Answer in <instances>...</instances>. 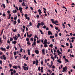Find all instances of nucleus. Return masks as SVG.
Returning <instances> with one entry per match:
<instances>
[{
    "label": "nucleus",
    "mask_w": 75,
    "mask_h": 75,
    "mask_svg": "<svg viewBox=\"0 0 75 75\" xmlns=\"http://www.w3.org/2000/svg\"><path fill=\"white\" fill-rule=\"evenodd\" d=\"M51 21H52V23H53V24H56L57 23H58V22L57 21H54V19H51Z\"/></svg>",
    "instance_id": "obj_1"
},
{
    "label": "nucleus",
    "mask_w": 75,
    "mask_h": 75,
    "mask_svg": "<svg viewBox=\"0 0 75 75\" xmlns=\"http://www.w3.org/2000/svg\"><path fill=\"white\" fill-rule=\"evenodd\" d=\"M63 70L62 71V72H66L67 71V67H64L63 69Z\"/></svg>",
    "instance_id": "obj_2"
},
{
    "label": "nucleus",
    "mask_w": 75,
    "mask_h": 75,
    "mask_svg": "<svg viewBox=\"0 0 75 75\" xmlns=\"http://www.w3.org/2000/svg\"><path fill=\"white\" fill-rule=\"evenodd\" d=\"M13 38L15 41H17V39H18V36L15 35V37H13Z\"/></svg>",
    "instance_id": "obj_3"
},
{
    "label": "nucleus",
    "mask_w": 75,
    "mask_h": 75,
    "mask_svg": "<svg viewBox=\"0 0 75 75\" xmlns=\"http://www.w3.org/2000/svg\"><path fill=\"white\" fill-rule=\"evenodd\" d=\"M2 56L3 57V59L4 60H6V59H7V57H5V55L3 54L2 55Z\"/></svg>",
    "instance_id": "obj_4"
},
{
    "label": "nucleus",
    "mask_w": 75,
    "mask_h": 75,
    "mask_svg": "<svg viewBox=\"0 0 75 75\" xmlns=\"http://www.w3.org/2000/svg\"><path fill=\"white\" fill-rule=\"evenodd\" d=\"M41 25V23H38V25H37V27L38 28H40L39 26Z\"/></svg>",
    "instance_id": "obj_5"
},
{
    "label": "nucleus",
    "mask_w": 75,
    "mask_h": 75,
    "mask_svg": "<svg viewBox=\"0 0 75 75\" xmlns=\"http://www.w3.org/2000/svg\"><path fill=\"white\" fill-rule=\"evenodd\" d=\"M47 33L48 34V35H52V33L51 32V31H48Z\"/></svg>",
    "instance_id": "obj_6"
},
{
    "label": "nucleus",
    "mask_w": 75,
    "mask_h": 75,
    "mask_svg": "<svg viewBox=\"0 0 75 75\" xmlns=\"http://www.w3.org/2000/svg\"><path fill=\"white\" fill-rule=\"evenodd\" d=\"M44 41V42H43V44H47V43H48V42H47V40L46 39H45Z\"/></svg>",
    "instance_id": "obj_7"
},
{
    "label": "nucleus",
    "mask_w": 75,
    "mask_h": 75,
    "mask_svg": "<svg viewBox=\"0 0 75 75\" xmlns=\"http://www.w3.org/2000/svg\"><path fill=\"white\" fill-rule=\"evenodd\" d=\"M41 42V39H39L37 41V44L40 43Z\"/></svg>",
    "instance_id": "obj_8"
},
{
    "label": "nucleus",
    "mask_w": 75,
    "mask_h": 75,
    "mask_svg": "<svg viewBox=\"0 0 75 75\" xmlns=\"http://www.w3.org/2000/svg\"><path fill=\"white\" fill-rule=\"evenodd\" d=\"M35 52L37 54H39V51L38 50H35Z\"/></svg>",
    "instance_id": "obj_9"
},
{
    "label": "nucleus",
    "mask_w": 75,
    "mask_h": 75,
    "mask_svg": "<svg viewBox=\"0 0 75 75\" xmlns=\"http://www.w3.org/2000/svg\"><path fill=\"white\" fill-rule=\"evenodd\" d=\"M42 52L43 54L45 55V50L44 49H42Z\"/></svg>",
    "instance_id": "obj_10"
},
{
    "label": "nucleus",
    "mask_w": 75,
    "mask_h": 75,
    "mask_svg": "<svg viewBox=\"0 0 75 75\" xmlns=\"http://www.w3.org/2000/svg\"><path fill=\"white\" fill-rule=\"evenodd\" d=\"M38 60L36 59V65L37 66L38 65Z\"/></svg>",
    "instance_id": "obj_11"
},
{
    "label": "nucleus",
    "mask_w": 75,
    "mask_h": 75,
    "mask_svg": "<svg viewBox=\"0 0 75 75\" xmlns=\"http://www.w3.org/2000/svg\"><path fill=\"white\" fill-rule=\"evenodd\" d=\"M24 16H25V18L26 19H27V18L28 17H28V15L27 14H25L24 15Z\"/></svg>",
    "instance_id": "obj_12"
},
{
    "label": "nucleus",
    "mask_w": 75,
    "mask_h": 75,
    "mask_svg": "<svg viewBox=\"0 0 75 75\" xmlns=\"http://www.w3.org/2000/svg\"><path fill=\"white\" fill-rule=\"evenodd\" d=\"M23 69L24 70H26V69H27V67H25L24 66H23Z\"/></svg>",
    "instance_id": "obj_13"
},
{
    "label": "nucleus",
    "mask_w": 75,
    "mask_h": 75,
    "mask_svg": "<svg viewBox=\"0 0 75 75\" xmlns=\"http://www.w3.org/2000/svg\"><path fill=\"white\" fill-rule=\"evenodd\" d=\"M12 44H16L17 43V41H12Z\"/></svg>",
    "instance_id": "obj_14"
},
{
    "label": "nucleus",
    "mask_w": 75,
    "mask_h": 75,
    "mask_svg": "<svg viewBox=\"0 0 75 75\" xmlns=\"http://www.w3.org/2000/svg\"><path fill=\"white\" fill-rule=\"evenodd\" d=\"M18 17L17 15H16V17H15L14 18V19L15 21H16L17 20V18Z\"/></svg>",
    "instance_id": "obj_15"
},
{
    "label": "nucleus",
    "mask_w": 75,
    "mask_h": 75,
    "mask_svg": "<svg viewBox=\"0 0 75 75\" xmlns=\"http://www.w3.org/2000/svg\"><path fill=\"white\" fill-rule=\"evenodd\" d=\"M40 25L42 26H43V25H44V23L42 22H41L40 23Z\"/></svg>",
    "instance_id": "obj_16"
},
{
    "label": "nucleus",
    "mask_w": 75,
    "mask_h": 75,
    "mask_svg": "<svg viewBox=\"0 0 75 75\" xmlns=\"http://www.w3.org/2000/svg\"><path fill=\"white\" fill-rule=\"evenodd\" d=\"M1 50H2V51H6V49H5V48H4L3 47H2L1 48Z\"/></svg>",
    "instance_id": "obj_17"
},
{
    "label": "nucleus",
    "mask_w": 75,
    "mask_h": 75,
    "mask_svg": "<svg viewBox=\"0 0 75 75\" xmlns=\"http://www.w3.org/2000/svg\"><path fill=\"white\" fill-rule=\"evenodd\" d=\"M22 5L23 6H26L25 4H24V2H23L22 3Z\"/></svg>",
    "instance_id": "obj_18"
},
{
    "label": "nucleus",
    "mask_w": 75,
    "mask_h": 75,
    "mask_svg": "<svg viewBox=\"0 0 75 75\" xmlns=\"http://www.w3.org/2000/svg\"><path fill=\"white\" fill-rule=\"evenodd\" d=\"M13 13H17V11L16 10H13Z\"/></svg>",
    "instance_id": "obj_19"
},
{
    "label": "nucleus",
    "mask_w": 75,
    "mask_h": 75,
    "mask_svg": "<svg viewBox=\"0 0 75 75\" xmlns=\"http://www.w3.org/2000/svg\"><path fill=\"white\" fill-rule=\"evenodd\" d=\"M50 38H54V36H52V35H51L50 36Z\"/></svg>",
    "instance_id": "obj_20"
},
{
    "label": "nucleus",
    "mask_w": 75,
    "mask_h": 75,
    "mask_svg": "<svg viewBox=\"0 0 75 75\" xmlns=\"http://www.w3.org/2000/svg\"><path fill=\"white\" fill-rule=\"evenodd\" d=\"M27 44L28 45H31V43L30 42V41H28L27 42Z\"/></svg>",
    "instance_id": "obj_21"
},
{
    "label": "nucleus",
    "mask_w": 75,
    "mask_h": 75,
    "mask_svg": "<svg viewBox=\"0 0 75 75\" xmlns=\"http://www.w3.org/2000/svg\"><path fill=\"white\" fill-rule=\"evenodd\" d=\"M13 32L14 33H15V32H17V29H15V30H13Z\"/></svg>",
    "instance_id": "obj_22"
},
{
    "label": "nucleus",
    "mask_w": 75,
    "mask_h": 75,
    "mask_svg": "<svg viewBox=\"0 0 75 75\" xmlns=\"http://www.w3.org/2000/svg\"><path fill=\"white\" fill-rule=\"evenodd\" d=\"M18 23V24H20V19H18L17 20Z\"/></svg>",
    "instance_id": "obj_23"
},
{
    "label": "nucleus",
    "mask_w": 75,
    "mask_h": 75,
    "mask_svg": "<svg viewBox=\"0 0 75 75\" xmlns=\"http://www.w3.org/2000/svg\"><path fill=\"white\" fill-rule=\"evenodd\" d=\"M65 61H66V62H69L68 60V59H67L66 58H65Z\"/></svg>",
    "instance_id": "obj_24"
},
{
    "label": "nucleus",
    "mask_w": 75,
    "mask_h": 75,
    "mask_svg": "<svg viewBox=\"0 0 75 75\" xmlns=\"http://www.w3.org/2000/svg\"><path fill=\"white\" fill-rule=\"evenodd\" d=\"M70 57H74V55H72L71 54H69Z\"/></svg>",
    "instance_id": "obj_25"
},
{
    "label": "nucleus",
    "mask_w": 75,
    "mask_h": 75,
    "mask_svg": "<svg viewBox=\"0 0 75 75\" xmlns=\"http://www.w3.org/2000/svg\"><path fill=\"white\" fill-rule=\"evenodd\" d=\"M4 30V29H3L2 30V31L1 34V35L3 34V31Z\"/></svg>",
    "instance_id": "obj_26"
},
{
    "label": "nucleus",
    "mask_w": 75,
    "mask_h": 75,
    "mask_svg": "<svg viewBox=\"0 0 75 75\" xmlns=\"http://www.w3.org/2000/svg\"><path fill=\"white\" fill-rule=\"evenodd\" d=\"M13 68H14L15 69H17V67L16 66H13Z\"/></svg>",
    "instance_id": "obj_27"
},
{
    "label": "nucleus",
    "mask_w": 75,
    "mask_h": 75,
    "mask_svg": "<svg viewBox=\"0 0 75 75\" xmlns=\"http://www.w3.org/2000/svg\"><path fill=\"white\" fill-rule=\"evenodd\" d=\"M16 23H17V21H14L13 22V24L15 25V24H16Z\"/></svg>",
    "instance_id": "obj_28"
},
{
    "label": "nucleus",
    "mask_w": 75,
    "mask_h": 75,
    "mask_svg": "<svg viewBox=\"0 0 75 75\" xmlns=\"http://www.w3.org/2000/svg\"><path fill=\"white\" fill-rule=\"evenodd\" d=\"M10 41H12L13 40V38H11L10 37Z\"/></svg>",
    "instance_id": "obj_29"
},
{
    "label": "nucleus",
    "mask_w": 75,
    "mask_h": 75,
    "mask_svg": "<svg viewBox=\"0 0 75 75\" xmlns=\"http://www.w3.org/2000/svg\"><path fill=\"white\" fill-rule=\"evenodd\" d=\"M9 48H10V46L8 45L6 49L7 50H9Z\"/></svg>",
    "instance_id": "obj_30"
},
{
    "label": "nucleus",
    "mask_w": 75,
    "mask_h": 75,
    "mask_svg": "<svg viewBox=\"0 0 75 75\" xmlns=\"http://www.w3.org/2000/svg\"><path fill=\"white\" fill-rule=\"evenodd\" d=\"M39 31H40V32L41 34H43V33L42 32V30H40Z\"/></svg>",
    "instance_id": "obj_31"
},
{
    "label": "nucleus",
    "mask_w": 75,
    "mask_h": 75,
    "mask_svg": "<svg viewBox=\"0 0 75 75\" xmlns=\"http://www.w3.org/2000/svg\"><path fill=\"white\" fill-rule=\"evenodd\" d=\"M73 5H74V3H73L72 4H71V7H74V6H73Z\"/></svg>",
    "instance_id": "obj_32"
},
{
    "label": "nucleus",
    "mask_w": 75,
    "mask_h": 75,
    "mask_svg": "<svg viewBox=\"0 0 75 75\" xmlns=\"http://www.w3.org/2000/svg\"><path fill=\"white\" fill-rule=\"evenodd\" d=\"M19 10L20 11H22V8L21 7H19Z\"/></svg>",
    "instance_id": "obj_33"
},
{
    "label": "nucleus",
    "mask_w": 75,
    "mask_h": 75,
    "mask_svg": "<svg viewBox=\"0 0 75 75\" xmlns=\"http://www.w3.org/2000/svg\"><path fill=\"white\" fill-rule=\"evenodd\" d=\"M44 47H48V45L46 44H45L44 45Z\"/></svg>",
    "instance_id": "obj_34"
},
{
    "label": "nucleus",
    "mask_w": 75,
    "mask_h": 75,
    "mask_svg": "<svg viewBox=\"0 0 75 75\" xmlns=\"http://www.w3.org/2000/svg\"><path fill=\"white\" fill-rule=\"evenodd\" d=\"M14 71V70H13V69H10L9 70V71L10 72H12V71Z\"/></svg>",
    "instance_id": "obj_35"
},
{
    "label": "nucleus",
    "mask_w": 75,
    "mask_h": 75,
    "mask_svg": "<svg viewBox=\"0 0 75 75\" xmlns=\"http://www.w3.org/2000/svg\"><path fill=\"white\" fill-rule=\"evenodd\" d=\"M53 46V45L52 44H51L50 45H49V47H51V48H52Z\"/></svg>",
    "instance_id": "obj_36"
},
{
    "label": "nucleus",
    "mask_w": 75,
    "mask_h": 75,
    "mask_svg": "<svg viewBox=\"0 0 75 75\" xmlns=\"http://www.w3.org/2000/svg\"><path fill=\"white\" fill-rule=\"evenodd\" d=\"M57 61L58 62H59V63H60V64H61V63H62V62L61 61L59 60H57Z\"/></svg>",
    "instance_id": "obj_37"
},
{
    "label": "nucleus",
    "mask_w": 75,
    "mask_h": 75,
    "mask_svg": "<svg viewBox=\"0 0 75 75\" xmlns=\"http://www.w3.org/2000/svg\"><path fill=\"white\" fill-rule=\"evenodd\" d=\"M38 37H37V35H35L34 38H37Z\"/></svg>",
    "instance_id": "obj_38"
},
{
    "label": "nucleus",
    "mask_w": 75,
    "mask_h": 75,
    "mask_svg": "<svg viewBox=\"0 0 75 75\" xmlns=\"http://www.w3.org/2000/svg\"><path fill=\"white\" fill-rule=\"evenodd\" d=\"M33 44L34 45H36V42H33Z\"/></svg>",
    "instance_id": "obj_39"
},
{
    "label": "nucleus",
    "mask_w": 75,
    "mask_h": 75,
    "mask_svg": "<svg viewBox=\"0 0 75 75\" xmlns=\"http://www.w3.org/2000/svg\"><path fill=\"white\" fill-rule=\"evenodd\" d=\"M14 55H17V53H16V52H14Z\"/></svg>",
    "instance_id": "obj_40"
},
{
    "label": "nucleus",
    "mask_w": 75,
    "mask_h": 75,
    "mask_svg": "<svg viewBox=\"0 0 75 75\" xmlns=\"http://www.w3.org/2000/svg\"><path fill=\"white\" fill-rule=\"evenodd\" d=\"M26 34H27V36L28 37H29V36L30 35H28V32H27L26 33Z\"/></svg>",
    "instance_id": "obj_41"
},
{
    "label": "nucleus",
    "mask_w": 75,
    "mask_h": 75,
    "mask_svg": "<svg viewBox=\"0 0 75 75\" xmlns=\"http://www.w3.org/2000/svg\"><path fill=\"white\" fill-rule=\"evenodd\" d=\"M29 25L30 26H31V25H32V23L31 22H30Z\"/></svg>",
    "instance_id": "obj_42"
},
{
    "label": "nucleus",
    "mask_w": 75,
    "mask_h": 75,
    "mask_svg": "<svg viewBox=\"0 0 75 75\" xmlns=\"http://www.w3.org/2000/svg\"><path fill=\"white\" fill-rule=\"evenodd\" d=\"M36 63V62L35 61H34L33 62V64H35Z\"/></svg>",
    "instance_id": "obj_43"
},
{
    "label": "nucleus",
    "mask_w": 75,
    "mask_h": 75,
    "mask_svg": "<svg viewBox=\"0 0 75 75\" xmlns=\"http://www.w3.org/2000/svg\"><path fill=\"white\" fill-rule=\"evenodd\" d=\"M17 36L18 37H20V34L18 33L17 34Z\"/></svg>",
    "instance_id": "obj_44"
},
{
    "label": "nucleus",
    "mask_w": 75,
    "mask_h": 75,
    "mask_svg": "<svg viewBox=\"0 0 75 75\" xmlns=\"http://www.w3.org/2000/svg\"><path fill=\"white\" fill-rule=\"evenodd\" d=\"M26 40L27 41H29V38H26Z\"/></svg>",
    "instance_id": "obj_45"
},
{
    "label": "nucleus",
    "mask_w": 75,
    "mask_h": 75,
    "mask_svg": "<svg viewBox=\"0 0 75 75\" xmlns=\"http://www.w3.org/2000/svg\"><path fill=\"white\" fill-rule=\"evenodd\" d=\"M46 27H47V26L46 25H44L43 26V28H44V29H45V28H46Z\"/></svg>",
    "instance_id": "obj_46"
},
{
    "label": "nucleus",
    "mask_w": 75,
    "mask_h": 75,
    "mask_svg": "<svg viewBox=\"0 0 75 75\" xmlns=\"http://www.w3.org/2000/svg\"><path fill=\"white\" fill-rule=\"evenodd\" d=\"M39 15H40V16H41V14H42V12H39Z\"/></svg>",
    "instance_id": "obj_47"
},
{
    "label": "nucleus",
    "mask_w": 75,
    "mask_h": 75,
    "mask_svg": "<svg viewBox=\"0 0 75 75\" xmlns=\"http://www.w3.org/2000/svg\"><path fill=\"white\" fill-rule=\"evenodd\" d=\"M19 1L20 3H22L23 2V0H19Z\"/></svg>",
    "instance_id": "obj_48"
},
{
    "label": "nucleus",
    "mask_w": 75,
    "mask_h": 75,
    "mask_svg": "<svg viewBox=\"0 0 75 75\" xmlns=\"http://www.w3.org/2000/svg\"><path fill=\"white\" fill-rule=\"evenodd\" d=\"M26 58V55H24L23 56V58L24 59H25V58Z\"/></svg>",
    "instance_id": "obj_49"
},
{
    "label": "nucleus",
    "mask_w": 75,
    "mask_h": 75,
    "mask_svg": "<svg viewBox=\"0 0 75 75\" xmlns=\"http://www.w3.org/2000/svg\"><path fill=\"white\" fill-rule=\"evenodd\" d=\"M9 66L10 68H11V66H12V65H11V64H9Z\"/></svg>",
    "instance_id": "obj_50"
},
{
    "label": "nucleus",
    "mask_w": 75,
    "mask_h": 75,
    "mask_svg": "<svg viewBox=\"0 0 75 75\" xmlns=\"http://www.w3.org/2000/svg\"><path fill=\"white\" fill-rule=\"evenodd\" d=\"M3 16H4V17H6V14L5 13H3Z\"/></svg>",
    "instance_id": "obj_51"
},
{
    "label": "nucleus",
    "mask_w": 75,
    "mask_h": 75,
    "mask_svg": "<svg viewBox=\"0 0 75 75\" xmlns=\"http://www.w3.org/2000/svg\"><path fill=\"white\" fill-rule=\"evenodd\" d=\"M36 41H37V40H36V39L34 38V42H35Z\"/></svg>",
    "instance_id": "obj_52"
},
{
    "label": "nucleus",
    "mask_w": 75,
    "mask_h": 75,
    "mask_svg": "<svg viewBox=\"0 0 75 75\" xmlns=\"http://www.w3.org/2000/svg\"><path fill=\"white\" fill-rule=\"evenodd\" d=\"M32 34H31L29 35V38H30V37H31V36H32Z\"/></svg>",
    "instance_id": "obj_53"
},
{
    "label": "nucleus",
    "mask_w": 75,
    "mask_h": 75,
    "mask_svg": "<svg viewBox=\"0 0 75 75\" xmlns=\"http://www.w3.org/2000/svg\"><path fill=\"white\" fill-rule=\"evenodd\" d=\"M7 13H8V14H10V11L8 10L7 11Z\"/></svg>",
    "instance_id": "obj_54"
},
{
    "label": "nucleus",
    "mask_w": 75,
    "mask_h": 75,
    "mask_svg": "<svg viewBox=\"0 0 75 75\" xmlns=\"http://www.w3.org/2000/svg\"><path fill=\"white\" fill-rule=\"evenodd\" d=\"M33 1L35 3V4H37V1H36L35 0H34Z\"/></svg>",
    "instance_id": "obj_55"
},
{
    "label": "nucleus",
    "mask_w": 75,
    "mask_h": 75,
    "mask_svg": "<svg viewBox=\"0 0 75 75\" xmlns=\"http://www.w3.org/2000/svg\"><path fill=\"white\" fill-rule=\"evenodd\" d=\"M36 17H37V18H39V17H40V16H39V15H38L36 16Z\"/></svg>",
    "instance_id": "obj_56"
},
{
    "label": "nucleus",
    "mask_w": 75,
    "mask_h": 75,
    "mask_svg": "<svg viewBox=\"0 0 75 75\" xmlns=\"http://www.w3.org/2000/svg\"><path fill=\"white\" fill-rule=\"evenodd\" d=\"M14 48H15V50L16 51L17 50V47H14Z\"/></svg>",
    "instance_id": "obj_57"
},
{
    "label": "nucleus",
    "mask_w": 75,
    "mask_h": 75,
    "mask_svg": "<svg viewBox=\"0 0 75 75\" xmlns=\"http://www.w3.org/2000/svg\"><path fill=\"white\" fill-rule=\"evenodd\" d=\"M7 43H8V44H10V42L9 40H8L7 42Z\"/></svg>",
    "instance_id": "obj_58"
},
{
    "label": "nucleus",
    "mask_w": 75,
    "mask_h": 75,
    "mask_svg": "<svg viewBox=\"0 0 75 75\" xmlns=\"http://www.w3.org/2000/svg\"><path fill=\"white\" fill-rule=\"evenodd\" d=\"M33 40H34V39L33 38H30V41H33Z\"/></svg>",
    "instance_id": "obj_59"
},
{
    "label": "nucleus",
    "mask_w": 75,
    "mask_h": 75,
    "mask_svg": "<svg viewBox=\"0 0 75 75\" xmlns=\"http://www.w3.org/2000/svg\"><path fill=\"white\" fill-rule=\"evenodd\" d=\"M43 67H41V69H40V70H41V71H42L43 70Z\"/></svg>",
    "instance_id": "obj_60"
},
{
    "label": "nucleus",
    "mask_w": 75,
    "mask_h": 75,
    "mask_svg": "<svg viewBox=\"0 0 75 75\" xmlns=\"http://www.w3.org/2000/svg\"><path fill=\"white\" fill-rule=\"evenodd\" d=\"M43 10H44V11H46L47 10H46V8H43Z\"/></svg>",
    "instance_id": "obj_61"
},
{
    "label": "nucleus",
    "mask_w": 75,
    "mask_h": 75,
    "mask_svg": "<svg viewBox=\"0 0 75 75\" xmlns=\"http://www.w3.org/2000/svg\"><path fill=\"white\" fill-rule=\"evenodd\" d=\"M2 5H3V7H4V8H5V4H2Z\"/></svg>",
    "instance_id": "obj_62"
},
{
    "label": "nucleus",
    "mask_w": 75,
    "mask_h": 75,
    "mask_svg": "<svg viewBox=\"0 0 75 75\" xmlns=\"http://www.w3.org/2000/svg\"><path fill=\"white\" fill-rule=\"evenodd\" d=\"M15 8H16V9L17 10H18V8L17 7H15Z\"/></svg>",
    "instance_id": "obj_63"
},
{
    "label": "nucleus",
    "mask_w": 75,
    "mask_h": 75,
    "mask_svg": "<svg viewBox=\"0 0 75 75\" xmlns=\"http://www.w3.org/2000/svg\"><path fill=\"white\" fill-rule=\"evenodd\" d=\"M71 39H72V40H74V39H75V37H72L71 38Z\"/></svg>",
    "instance_id": "obj_64"
}]
</instances>
